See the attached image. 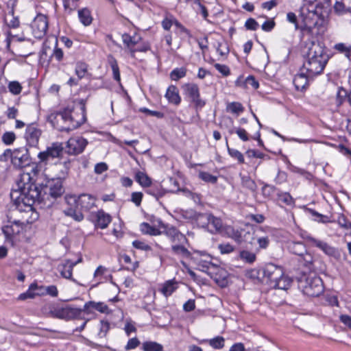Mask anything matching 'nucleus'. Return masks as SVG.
<instances>
[{
    "label": "nucleus",
    "mask_w": 351,
    "mask_h": 351,
    "mask_svg": "<svg viewBox=\"0 0 351 351\" xmlns=\"http://www.w3.org/2000/svg\"><path fill=\"white\" fill-rule=\"evenodd\" d=\"M328 57L323 47L315 42H312L308 47L307 59L303 64L305 70L310 76L320 74L326 66Z\"/></svg>",
    "instance_id": "1"
},
{
    "label": "nucleus",
    "mask_w": 351,
    "mask_h": 351,
    "mask_svg": "<svg viewBox=\"0 0 351 351\" xmlns=\"http://www.w3.org/2000/svg\"><path fill=\"white\" fill-rule=\"evenodd\" d=\"M19 202H21L25 207L23 213L25 215H29L32 219H36L38 214L33 210L32 206L35 203H40L45 199L40 187L33 183H23L22 186L19 184Z\"/></svg>",
    "instance_id": "2"
},
{
    "label": "nucleus",
    "mask_w": 351,
    "mask_h": 351,
    "mask_svg": "<svg viewBox=\"0 0 351 351\" xmlns=\"http://www.w3.org/2000/svg\"><path fill=\"white\" fill-rule=\"evenodd\" d=\"M17 213L21 214V218L12 219V217H10L8 223L2 227V231L7 239H11L14 235L19 234L26 224L35 220L30 218L29 215H25L23 212H21L19 208L13 213L14 215H16Z\"/></svg>",
    "instance_id": "3"
},
{
    "label": "nucleus",
    "mask_w": 351,
    "mask_h": 351,
    "mask_svg": "<svg viewBox=\"0 0 351 351\" xmlns=\"http://www.w3.org/2000/svg\"><path fill=\"white\" fill-rule=\"evenodd\" d=\"M299 287L303 293L309 297H318L324 291L322 280L315 274L302 277L299 281Z\"/></svg>",
    "instance_id": "4"
},
{
    "label": "nucleus",
    "mask_w": 351,
    "mask_h": 351,
    "mask_svg": "<svg viewBox=\"0 0 351 351\" xmlns=\"http://www.w3.org/2000/svg\"><path fill=\"white\" fill-rule=\"evenodd\" d=\"M66 112H67L66 121L69 131L77 129L86 121L85 101L80 99L77 107L73 110H66Z\"/></svg>",
    "instance_id": "5"
},
{
    "label": "nucleus",
    "mask_w": 351,
    "mask_h": 351,
    "mask_svg": "<svg viewBox=\"0 0 351 351\" xmlns=\"http://www.w3.org/2000/svg\"><path fill=\"white\" fill-rule=\"evenodd\" d=\"M183 94L185 98L193 104L195 108H202L206 102L200 97L199 87L194 83H187L182 85Z\"/></svg>",
    "instance_id": "6"
},
{
    "label": "nucleus",
    "mask_w": 351,
    "mask_h": 351,
    "mask_svg": "<svg viewBox=\"0 0 351 351\" xmlns=\"http://www.w3.org/2000/svg\"><path fill=\"white\" fill-rule=\"evenodd\" d=\"M160 228H161V234H165L173 244L187 243L188 239L184 234L181 233L176 227L165 224L160 221Z\"/></svg>",
    "instance_id": "7"
},
{
    "label": "nucleus",
    "mask_w": 351,
    "mask_h": 351,
    "mask_svg": "<svg viewBox=\"0 0 351 351\" xmlns=\"http://www.w3.org/2000/svg\"><path fill=\"white\" fill-rule=\"evenodd\" d=\"M32 158L29 149L26 147H21L13 149L12 164L16 169H22L29 166Z\"/></svg>",
    "instance_id": "8"
},
{
    "label": "nucleus",
    "mask_w": 351,
    "mask_h": 351,
    "mask_svg": "<svg viewBox=\"0 0 351 351\" xmlns=\"http://www.w3.org/2000/svg\"><path fill=\"white\" fill-rule=\"evenodd\" d=\"M49 21L45 14H38L32 24V33L36 38H43L48 29Z\"/></svg>",
    "instance_id": "9"
},
{
    "label": "nucleus",
    "mask_w": 351,
    "mask_h": 351,
    "mask_svg": "<svg viewBox=\"0 0 351 351\" xmlns=\"http://www.w3.org/2000/svg\"><path fill=\"white\" fill-rule=\"evenodd\" d=\"M67 112L66 110L63 112H54L50 113L47 116V121L52 125L54 128L59 131L69 132L68 121H66Z\"/></svg>",
    "instance_id": "10"
},
{
    "label": "nucleus",
    "mask_w": 351,
    "mask_h": 351,
    "mask_svg": "<svg viewBox=\"0 0 351 351\" xmlns=\"http://www.w3.org/2000/svg\"><path fill=\"white\" fill-rule=\"evenodd\" d=\"M63 152V147L61 143H53L51 146L47 147L46 150L40 152L38 154L40 162L47 164L51 159L59 158Z\"/></svg>",
    "instance_id": "11"
},
{
    "label": "nucleus",
    "mask_w": 351,
    "mask_h": 351,
    "mask_svg": "<svg viewBox=\"0 0 351 351\" xmlns=\"http://www.w3.org/2000/svg\"><path fill=\"white\" fill-rule=\"evenodd\" d=\"M282 268L273 263H268L263 268L264 280L271 287L282 277Z\"/></svg>",
    "instance_id": "12"
},
{
    "label": "nucleus",
    "mask_w": 351,
    "mask_h": 351,
    "mask_svg": "<svg viewBox=\"0 0 351 351\" xmlns=\"http://www.w3.org/2000/svg\"><path fill=\"white\" fill-rule=\"evenodd\" d=\"M306 240L312 246L319 248L326 255L333 257L336 259L340 257L339 250L328 243L310 236L306 237Z\"/></svg>",
    "instance_id": "13"
},
{
    "label": "nucleus",
    "mask_w": 351,
    "mask_h": 351,
    "mask_svg": "<svg viewBox=\"0 0 351 351\" xmlns=\"http://www.w3.org/2000/svg\"><path fill=\"white\" fill-rule=\"evenodd\" d=\"M64 192L62 182L60 179H52L47 182L44 187V195L49 196L53 199L60 197Z\"/></svg>",
    "instance_id": "14"
},
{
    "label": "nucleus",
    "mask_w": 351,
    "mask_h": 351,
    "mask_svg": "<svg viewBox=\"0 0 351 351\" xmlns=\"http://www.w3.org/2000/svg\"><path fill=\"white\" fill-rule=\"evenodd\" d=\"M88 144L86 139L81 136L72 137L67 141V153L70 155L81 154Z\"/></svg>",
    "instance_id": "15"
},
{
    "label": "nucleus",
    "mask_w": 351,
    "mask_h": 351,
    "mask_svg": "<svg viewBox=\"0 0 351 351\" xmlns=\"http://www.w3.org/2000/svg\"><path fill=\"white\" fill-rule=\"evenodd\" d=\"M42 134L41 130L34 123L29 124L25 130V138L30 147H36Z\"/></svg>",
    "instance_id": "16"
},
{
    "label": "nucleus",
    "mask_w": 351,
    "mask_h": 351,
    "mask_svg": "<svg viewBox=\"0 0 351 351\" xmlns=\"http://www.w3.org/2000/svg\"><path fill=\"white\" fill-rule=\"evenodd\" d=\"M82 311L69 306L57 308L53 311L54 316L59 319L69 320L80 316Z\"/></svg>",
    "instance_id": "17"
},
{
    "label": "nucleus",
    "mask_w": 351,
    "mask_h": 351,
    "mask_svg": "<svg viewBox=\"0 0 351 351\" xmlns=\"http://www.w3.org/2000/svg\"><path fill=\"white\" fill-rule=\"evenodd\" d=\"M184 244L181 243L173 244L171 247L172 254L178 257L182 265H185L183 260L192 258L191 253L184 246Z\"/></svg>",
    "instance_id": "18"
},
{
    "label": "nucleus",
    "mask_w": 351,
    "mask_h": 351,
    "mask_svg": "<svg viewBox=\"0 0 351 351\" xmlns=\"http://www.w3.org/2000/svg\"><path fill=\"white\" fill-rule=\"evenodd\" d=\"M205 217L208 221V227L212 233H222L225 228L223 226L221 219L213 216L211 214H206Z\"/></svg>",
    "instance_id": "19"
},
{
    "label": "nucleus",
    "mask_w": 351,
    "mask_h": 351,
    "mask_svg": "<svg viewBox=\"0 0 351 351\" xmlns=\"http://www.w3.org/2000/svg\"><path fill=\"white\" fill-rule=\"evenodd\" d=\"M74 201L77 206L85 210H88L95 206V199L88 194H82L77 199L74 198Z\"/></svg>",
    "instance_id": "20"
},
{
    "label": "nucleus",
    "mask_w": 351,
    "mask_h": 351,
    "mask_svg": "<svg viewBox=\"0 0 351 351\" xmlns=\"http://www.w3.org/2000/svg\"><path fill=\"white\" fill-rule=\"evenodd\" d=\"M305 70L302 69L301 73L295 75L293 84L298 90L302 91L305 90L308 84V79L313 76H310L308 73L304 72Z\"/></svg>",
    "instance_id": "21"
},
{
    "label": "nucleus",
    "mask_w": 351,
    "mask_h": 351,
    "mask_svg": "<svg viewBox=\"0 0 351 351\" xmlns=\"http://www.w3.org/2000/svg\"><path fill=\"white\" fill-rule=\"evenodd\" d=\"M76 265L77 262H73L71 260H66L58 265V269L63 278L75 282V280L72 278V272L73 267Z\"/></svg>",
    "instance_id": "22"
},
{
    "label": "nucleus",
    "mask_w": 351,
    "mask_h": 351,
    "mask_svg": "<svg viewBox=\"0 0 351 351\" xmlns=\"http://www.w3.org/2000/svg\"><path fill=\"white\" fill-rule=\"evenodd\" d=\"M111 216L104 210H98L95 214V226L101 229L107 228L111 222Z\"/></svg>",
    "instance_id": "23"
},
{
    "label": "nucleus",
    "mask_w": 351,
    "mask_h": 351,
    "mask_svg": "<svg viewBox=\"0 0 351 351\" xmlns=\"http://www.w3.org/2000/svg\"><path fill=\"white\" fill-rule=\"evenodd\" d=\"M194 260L197 264V269L204 272H207L208 269L213 265L210 256L207 254H201L199 258H194Z\"/></svg>",
    "instance_id": "24"
},
{
    "label": "nucleus",
    "mask_w": 351,
    "mask_h": 351,
    "mask_svg": "<svg viewBox=\"0 0 351 351\" xmlns=\"http://www.w3.org/2000/svg\"><path fill=\"white\" fill-rule=\"evenodd\" d=\"M165 97L167 99L169 103L179 105L181 102V97L179 95L178 90L175 86H170L166 92Z\"/></svg>",
    "instance_id": "25"
},
{
    "label": "nucleus",
    "mask_w": 351,
    "mask_h": 351,
    "mask_svg": "<svg viewBox=\"0 0 351 351\" xmlns=\"http://www.w3.org/2000/svg\"><path fill=\"white\" fill-rule=\"evenodd\" d=\"M78 19L85 27L89 26L93 20L90 10L87 8L80 9L77 11Z\"/></svg>",
    "instance_id": "26"
},
{
    "label": "nucleus",
    "mask_w": 351,
    "mask_h": 351,
    "mask_svg": "<svg viewBox=\"0 0 351 351\" xmlns=\"http://www.w3.org/2000/svg\"><path fill=\"white\" fill-rule=\"evenodd\" d=\"M139 40L140 38L136 36H131L128 34H124L122 35L123 43L130 49L132 55H134L135 53L134 47L138 43Z\"/></svg>",
    "instance_id": "27"
},
{
    "label": "nucleus",
    "mask_w": 351,
    "mask_h": 351,
    "mask_svg": "<svg viewBox=\"0 0 351 351\" xmlns=\"http://www.w3.org/2000/svg\"><path fill=\"white\" fill-rule=\"evenodd\" d=\"M221 234L232 239L238 243L242 241L241 232L231 226H225Z\"/></svg>",
    "instance_id": "28"
},
{
    "label": "nucleus",
    "mask_w": 351,
    "mask_h": 351,
    "mask_svg": "<svg viewBox=\"0 0 351 351\" xmlns=\"http://www.w3.org/2000/svg\"><path fill=\"white\" fill-rule=\"evenodd\" d=\"M84 310H88L89 308H93L101 313L109 314L110 313V311L108 306H107V304H106L104 302H96L90 301V302L86 303L84 304Z\"/></svg>",
    "instance_id": "29"
},
{
    "label": "nucleus",
    "mask_w": 351,
    "mask_h": 351,
    "mask_svg": "<svg viewBox=\"0 0 351 351\" xmlns=\"http://www.w3.org/2000/svg\"><path fill=\"white\" fill-rule=\"evenodd\" d=\"M145 191L147 194L154 197L157 200L163 197L166 193L165 190L160 184L152 185L151 184L150 186H148Z\"/></svg>",
    "instance_id": "30"
},
{
    "label": "nucleus",
    "mask_w": 351,
    "mask_h": 351,
    "mask_svg": "<svg viewBox=\"0 0 351 351\" xmlns=\"http://www.w3.org/2000/svg\"><path fill=\"white\" fill-rule=\"evenodd\" d=\"M291 278H290L287 276H285L283 272L282 277L279 278V279L277 280V281L274 284V285L271 287L275 289L287 290L291 287Z\"/></svg>",
    "instance_id": "31"
},
{
    "label": "nucleus",
    "mask_w": 351,
    "mask_h": 351,
    "mask_svg": "<svg viewBox=\"0 0 351 351\" xmlns=\"http://www.w3.org/2000/svg\"><path fill=\"white\" fill-rule=\"evenodd\" d=\"M141 231L143 234L149 235H160L161 234V228H160V221H158V228L152 226L148 223L143 222L140 226Z\"/></svg>",
    "instance_id": "32"
},
{
    "label": "nucleus",
    "mask_w": 351,
    "mask_h": 351,
    "mask_svg": "<svg viewBox=\"0 0 351 351\" xmlns=\"http://www.w3.org/2000/svg\"><path fill=\"white\" fill-rule=\"evenodd\" d=\"M288 247L291 253L300 256L306 252L304 245L301 242H291Z\"/></svg>",
    "instance_id": "33"
},
{
    "label": "nucleus",
    "mask_w": 351,
    "mask_h": 351,
    "mask_svg": "<svg viewBox=\"0 0 351 351\" xmlns=\"http://www.w3.org/2000/svg\"><path fill=\"white\" fill-rule=\"evenodd\" d=\"M25 40L26 38L23 34H14L11 31H8L7 32V37L5 41L8 48L10 47L12 43H21L25 41Z\"/></svg>",
    "instance_id": "34"
},
{
    "label": "nucleus",
    "mask_w": 351,
    "mask_h": 351,
    "mask_svg": "<svg viewBox=\"0 0 351 351\" xmlns=\"http://www.w3.org/2000/svg\"><path fill=\"white\" fill-rule=\"evenodd\" d=\"M108 62L112 69L113 78L117 82H119L121 81V76L117 61L113 56H109L108 58Z\"/></svg>",
    "instance_id": "35"
},
{
    "label": "nucleus",
    "mask_w": 351,
    "mask_h": 351,
    "mask_svg": "<svg viewBox=\"0 0 351 351\" xmlns=\"http://www.w3.org/2000/svg\"><path fill=\"white\" fill-rule=\"evenodd\" d=\"M136 180L139 183L141 186L143 187L147 188L150 186L152 184L151 178L144 172L138 171L136 173Z\"/></svg>",
    "instance_id": "36"
},
{
    "label": "nucleus",
    "mask_w": 351,
    "mask_h": 351,
    "mask_svg": "<svg viewBox=\"0 0 351 351\" xmlns=\"http://www.w3.org/2000/svg\"><path fill=\"white\" fill-rule=\"evenodd\" d=\"M334 49L341 53H343L348 59L351 57V45H347L345 43H339L335 45Z\"/></svg>",
    "instance_id": "37"
},
{
    "label": "nucleus",
    "mask_w": 351,
    "mask_h": 351,
    "mask_svg": "<svg viewBox=\"0 0 351 351\" xmlns=\"http://www.w3.org/2000/svg\"><path fill=\"white\" fill-rule=\"evenodd\" d=\"M38 287L36 283L31 284L28 290L25 293H21L19 296V299L23 300L27 298H34L37 295V293H34V291L38 289Z\"/></svg>",
    "instance_id": "38"
},
{
    "label": "nucleus",
    "mask_w": 351,
    "mask_h": 351,
    "mask_svg": "<svg viewBox=\"0 0 351 351\" xmlns=\"http://www.w3.org/2000/svg\"><path fill=\"white\" fill-rule=\"evenodd\" d=\"M162 346L157 342L145 341L143 343L144 351H162Z\"/></svg>",
    "instance_id": "39"
},
{
    "label": "nucleus",
    "mask_w": 351,
    "mask_h": 351,
    "mask_svg": "<svg viewBox=\"0 0 351 351\" xmlns=\"http://www.w3.org/2000/svg\"><path fill=\"white\" fill-rule=\"evenodd\" d=\"M241 184L252 192L256 191L257 186L256 182L249 176H243L241 178Z\"/></svg>",
    "instance_id": "40"
},
{
    "label": "nucleus",
    "mask_w": 351,
    "mask_h": 351,
    "mask_svg": "<svg viewBox=\"0 0 351 351\" xmlns=\"http://www.w3.org/2000/svg\"><path fill=\"white\" fill-rule=\"evenodd\" d=\"M226 145H227V149H228L229 155L232 158L237 159L239 163H240V164L244 163L245 160H244V157H243V155L242 154V153L237 149H235L233 148H230L228 146L227 139H226Z\"/></svg>",
    "instance_id": "41"
},
{
    "label": "nucleus",
    "mask_w": 351,
    "mask_h": 351,
    "mask_svg": "<svg viewBox=\"0 0 351 351\" xmlns=\"http://www.w3.org/2000/svg\"><path fill=\"white\" fill-rule=\"evenodd\" d=\"M75 71L78 79L80 80L87 73L88 65L84 62H78L76 63Z\"/></svg>",
    "instance_id": "42"
},
{
    "label": "nucleus",
    "mask_w": 351,
    "mask_h": 351,
    "mask_svg": "<svg viewBox=\"0 0 351 351\" xmlns=\"http://www.w3.org/2000/svg\"><path fill=\"white\" fill-rule=\"evenodd\" d=\"M227 110L238 115L243 112L244 108L241 103L231 102L228 104Z\"/></svg>",
    "instance_id": "43"
},
{
    "label": "nucleus",
    "mask_w": 351,
    "mask_h": 351,
    "mask_svg": "<svg viewBox=\"0 0 351 351\" xmlns=\"http://www.w3.org/2000/svg\"><path fill=\"white\" fill-rule=\"evenodd\" d=\"M240 258L243 261L252 264L256 261V254L247 250H242L240 252Z\"/></svg>",
    "instance_id": "44"
},
{
    "label": "nucleus",
    "mask_w": 351,
    "mask_h": 351,
    "mask_svg": "<svg viewBox=\"0 0 351 351\" xmlns=\"http://www.w3.org/2000/svg\"><path fill=\"white\" fill-rule=\"evenodd\" d=\"M186 69L182 68H176L173 69L171 73L170 77L172 80L177 81L180 78L184 77L186 75Z\"/></svg>",
    "instance_id": "45"
},
{
    "label": "nucleus",
    "mask_w": 351,
    "mask_h": 351,
    "mask_svg": "<svg viewBox=\"0 0 351 351\" xmlns=\"http://www.w3.org/2000/svg\"><path fill=\"white\" fill-rule=\"evenodd\" d=\"M199 178L203 181L208 183L215 184L217 181V177L211 175L210 173L205 171H200L199 172Z\"/></svg>",
    "instance_id": "46"
},
{
    "label": "nucleus",
    "mask_w": 351,
    "mask_h": 351,
    "mask_svg": "<svg viewBox=\"0 0 351 351\" xmlns=\"http://www.w3.org/2000/svg\"><path fill=\"white\" fill-rule=\"evenodd\" d=\"M307 210L313 217H315L314 220L316 221L322 223H328L330 221L328 216L322 215L311 208H308Z\"/></svg>",
    "instance_id": "47"
},
{
    "label": "nucleus",
    "mask_w": 351,
    "mask_h": 351,
    "mask_svg": "<svg viewBox=\"0 0 351 351\" xmlns=\"http://www.w3.org/2000/svg\"><path fill=\"white\" fill-rule=\"evenodd\" d=\"M225 339L222 337H217L209 340V345L215 349H221L224 346Z\"/></svg>",
    "instance_id": "48"
},
{
    "label": "nucleus",
    "mask_w": 351,
    "mask_h": 351,
    "mask_svg": "<svg viewBox=\"0 0 351 351\" xmlns=\"http://www.w3.org/2000/svg\"><path fill=\"white\" fill-rule=\"evenodd\" d=\"M338 224L347 231V234H351V222L348 221L344 216H340L337 220Z\"/></svg>",
    "instance_id": "49"
},
{
    "label": "nucleus",
    "mask_w": 351,
    "mask_h": 351,
    "mask_svg": "<svg viewBox=\"0 0 351 351\" xmlns=\"http://www.w3.org/2000/svg\"><path fill=\"white\" fill-rule=\"evenodd\" d=\"M176 287L173 282L167 281L166 282L163 287L162 289V292L165 296H169L172 294V293L175 291Z\"/></svg>",
    "instance_id": "50"
},
{
    "label": "nucleus",
    "mask_w": 351,
    "mask_h": 351,
    "mask_svg": "<svg viewBox=\"0 0 351 351\" xmlns=\"http://www.w3.org/2000/svg\"><path fill=\"white\" fill-rule=\"evenodd\" d=\"M63 6L66 10H69V13H71L77 7V2L80 0H62Z\"/></svg>",
    "instance_id": "51"
},
{
    "label": "nucleus",
    "mask_w": 351,
    "mask_h": 351,
    "mask_svg": "<svg viewBox=\"0 0 351 351\" xmlns=\"http://www.w3.org/2000/svg\"><path fill=\"white\" fill-rule=\"evenodd\" d=\"M110 329V324L108 322L101 321L100 322V328L98 332V337L100 339H103L106 337L108 330Z\"/></svg>",
    "instance_id": "52"
},
{
    "label": "nucleus",
    "mask_w": 351,
    "mask_h": 351,
    "mask_svg": "<svg viewBox=\"0 0 351 351\" xmlns=\"http://www.w3.org/2000/svg\"><path fill=\"white\" fill-rule=\"evenodd\" d=\"M16 139V135L13 132H6L2 136V141L7 145H12Z\"/></svg>",
    "instance_id": "53"
},
{
    "label": "nucleus",
    "mask_w": 351,
    "mask_h": 351,
    "mask_svg": "<svg viewBox=\"0 0 351 351\" xmlns=\"http://www.w3.org/2000/svg\"><path fill=\"white\" fill-rule=\"evenodd\" d=\"M14 8L9 12V14L12 16V19L8 22V25L10 28H17L20 25V21L17 16L14 15Z\"/></svg>",
    "instance_id": "54"
},
{
    "label": "nucleus",
    "mask_w": 351,
    "mask_h": 351,
    "mask_svg": "<svg viewBox=\"0 0 351 351\" xmlns=\"http://www.w3.org/2000/svg\"><path fill=\"white\" fill-rule=\"evenodd\" d=\"M10 92L14 95H18L21 92L22 86L21 84L16 81L10 82L8 85Z\"/></svg>",
    "instance_id": "55"
},
{
    "label": "nucleus",
    "mask_w": 351,
    "mask_h": 351,
    "mask_svg": "<svg viewBox=\"0 0 351 351\" xmlns=\"http://www.w3.org/2000/svg\"><path fill=\"white\" fill-rule=\"evenodd\" d=\"M218 249L221 254H226L232 252L234 250V247L229 243H221L218 245Z\"/></svg>",
    "instance_id": "56"
},
{
    "label": "nucleus",
    "mask_w": 351,
    "mask_h": 351,
    "mask_svg": "<svg viewBox=\"0 0 351 351\" xmlns=\"http://www.w3.org/2000/svg\"><path fill=\"white\" fill-rule=\"evenodd\" d=\"M245 87L250 86L254 89H257L259 84L253 75H249L245 80Z\"/></svg>",
    "instance_id": "57"
},
{
    "label": "nucleus",
    "mask_w": 351,
    "mask_h": 351,
    "mask_svg": "<svg viewBox=\"0 0 351 351\" xmlns=\"http://www.w3.org/2000/svg\"><path fill=\"white\" fill-rule=\"evenodd\" d=\"M65 213L66 215L71 216L77 221H81L84 219V215L81 213L77 212L71 208L65 211Z\"/></svg>",
    "instance_id": "58"
},
{
    "label": "nucleus",
    "mask_w": 351,
    "mask_h": 351,
    "mask_svg": "<svg viewBox=\"0 0 351 351\" xmlns=\"http://www.w3.org/2000/svg\"><path fill=\"white\" fill-rule=\"evenodd\" d=\"M214 66L223 76H228L230 75V69L228 66L216 63Z\"/></svg>",
    "instance_id": "59"
},
{
    "label": "nucleus",
    "mask_w": 351,
    "mask_h": 351,
    "mask_svg": "<svg viewBox=\"0 0 351 351\" xmlns=\"http://www.w3.org/2000/svg\"><path fill=\"white\" fill-rule=\"evenodd\" d=\"M132 245L136 249L142 250L144 251H149L151 250V247L149 245H148L147 244H146L145 243H144L143 241H138V240L134 241L132 242Z\"/></svg>",
    "instance_id": "60"
},
{
    "label": "nucleus",
    "mask_w": 351,
    "mask_h": 351,
    "mask_svg": "<svg viewBox=\"0 0 351 351\" xmlns=\"http://www.w3.org/2000/svg\"><path fill=\"white\" fill-rule=\"evenodd\" d=\"M217 51L221 56H226L229 53L228 45L225 43H218Z\"/></svg>",
    "instance_id": "61"
},
{
    "label": "nucleus",
    "mask_w": 351,
    "mask_h": 351,
    "mask_svg": "<svg viewBox=\"0 0 351 351\" xmlns=\"http://www.w3.org/2000/svg\"><path fill=\"white\" fill-rule=\"evenodd\" d=\"M12 156H13V150L10 149H7L4 151V152L0 155V161L1 162H6L9 159L10 160H12Z\"/></svg>",
    "instance_id": "62"
},
{
    "label": "nucleus",
    "mask_w": 351,
    "mask_h": 351,
    "mask_svg": "<svg viewBox=\"0 0 351 351\" xmlns=\"http://www.w3.org/2000/svg\"><path fill=\"white\" fill-rule=\"evenodd\" d=\"M245 27L249 30H256L258 27V23L254 19H248L245 23Z\"/></svg>",
    "instance_id": "63"
},
{
    "label": "nucleus",
    "mask_w": 351,
    "mask_h": 351,
    "mask_svg": "<svg viewBox=\"0 0 351 351\" xmlns=\"http://www.w3.org/2000/svg\"><path fill=\"white\" fill-rule=\"evenodd\" d=\"M140 344V341L136 337L129 339L127 345L125 347L126 350H130L136 348Z\"/></svg>",
    "instance_id": "64"
}]
</instances>
